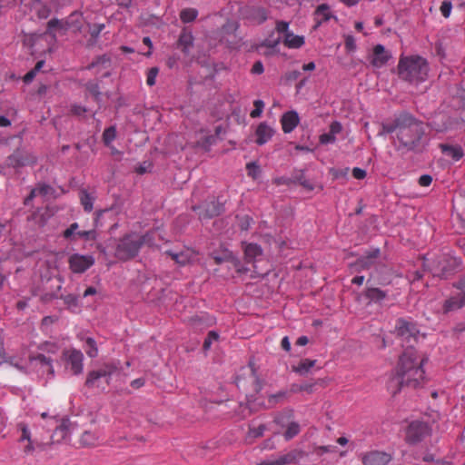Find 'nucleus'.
<instances>
[{
    "label": "nucleus",
    "mask_w": 465,
    "mask_h": 465,
    "mask_svg": "<svg viewBox=\"0 0 465 465\" xmlns=\"http://www.w3.org/2000/svg\"><path fill=\"white\" fill-rule=\"evenodd\" d=\"M432 182V177L429 174H423L419 178V184L423 187L430 186Z\"/></svg>",
    "instance_id": "nucleus-61"
},
{
    "label": "nucleus",
    "mask_w": 465,
    "mask_h": 465,
    "mask_svg": "<svg viewBox=\"0 0 465 465\" xmlns=\"http://www.w3.org/2000/svg\"><path fill=\"white\" fill-rule=\"evenodd\" d=\"M452 5L450 1H443L440 5V13L444 17H449L451 12Z\"/></svg>",
    "instance_id": "nucleus-54"
},
{
    "label": "nucleus",
    "mask_w": 465,
    "mask_h": 465,
    "mask_svg": "<svg viewBox=\"0 0 465 465\" xmlns=\"http://www.w3.org/2000/svg\"><path fill=\"white\" fill-rule=\"evenodd\" d=\"M35 361L41 365L42 368H45V371L51 375H54V368L52 365V360L44 354H39L35 357Z\"/></svg>",
    "instance_id": "nucleus-35"
},
{
    "label": "nucleus",
    "mask_w": 465,
    "mask_h": 465,
    "mask_svg": "<svg viewBox=\"0 0 465 465\" xmlns=\"http://www.w3.org/2000/svg\"><path fill=\"white\" fill-rule=\"evenodd\" d=\"M254 109L250 113L252 118H258L261 116L264 108V103L262 100H255L253 102Z\"/></svg>",
    "instance_id": "nucleus-45"
},
{
    "label": "nucleus",
    "mask_w": 465,
    "mask_h": 465,
    "mask_svg": "<svg viewBox=\"0 0 465 465\" xmlns=\"http://www.w3.org/2000/svg\"><path fill=\"white\" fill-rule=\"evenodd\" d=\"M68 264L74 273H83L94 264L92 255L74 253L69 257Z\"/></svg>",
    "instance_id": "nucleus-11"
},
{
    "label": "nucleus",
    "mask_w": 465,
    "mask_h": 465,
    "mask_svg": "<svg viewBox=\"0 0 465 465\" xmlns=\"http://www.w3.org/2000/svg\"><path fill=\"white\" fill-rule=\"evenodd\" d=\"M84 349L90 358L97 357L98 348L96 345V341L93 338L88 337L85 339Z\"/></svg>",
    "instance_id": "nucleus-32"
},
{
    "label": "nucleus",
    "mask_w": 465,
    "mask_h": 465,
    "mask_svg": "<svg viewBox=\"0 0 465 465\" xmlns=\"http://www.w3.org/2000/svg\"><path fill=\"white\" fill-rule=\"evenodd\" d=\"M61 361L66 371L73 375H79L84 370V354L74 348L65 349L62 352Z\"/></svg>",
    "instance_id": "nucleus-6"
},
{
    "label": "nucleus",
    "mask_w": 465,
    "mask_h": 465,
    "mask_svg": "<svg viewBox=\"0 0 465 465\" xmlns=\"http://www.w3.org/2000/svg\"><path fill=\"white\" fill-rule=\"evenodd\" d=\"M300 432V425L295 421H291L286 426V430L283 434L285 440H289L295 437Z\"/></svg>",
    "instance_id": "nucleus-40"
},
{
    "label": "nucleus",
    "mask_w": 465,
    "mask_h": 465,
    "mask_svg": "<svg viewBox=\"0 0 465 465\" xmlns=\"http://www.w3.org/2000/svg\"><path fill=\"white\" fill-rule=\"evenodd\" d=\"M386 296L387 293L379 288L369 287L365 291V297L372 302H381Z\"/></svg>",
    "instance_id": "nucleus-26"
},
{
    "label": "nucleus",
    "mask_w": 465,
    "mask_h": 465,
    "mask_svg": "<svg viewBox=\"0 0 465 465\" xmlns=\"http://www.w3.org/2000/svg\"><path fill=\"white\" fill-rule=\"evenodd\" d=\"M118 370V364L111 361L87 373L84 385L89 389L105 391L109 386L112 375Z\"/></svg>",
    "instance_id": "nucleus-5"
},
{
    "label": "nucleus",
    "mask_w": 465,
    "mask_h": 465,
    "mask_svg": "<svg viewBox=\"0 0 465 465\" xmlns=\"http://www.w3.org/2000/svg\"><path fill=\"white\" fill-rule=\"evenodd\" d=\"M35 162L34 156L23 151H16L8 157V163L14 167L25 166Z\"/></svg>",
    "instance_id": "nucleus-16"
},
{
    "label": "nucleus",
    "mask_w": 465,
    "mask_h": 465,
    "mask_svg": "<svg viewBox=\"0 0 465 465\" xmlns=\"http://www.w3.org/2000/svg\"><path fill=\"white\" fill-rule=\"evenodd\" d=\"M193 210L197 212L201 220H203L211 219L221 214L223 212V206L219 202L212 200L210 202H204L200 205L193 206Z\"/></svg>",
    "instance_id": "nucleus-10"
},
{
    "label": "nucleus",
    "mask_w": 465,
    "mask_h": 465,
    "mask_svg": "<svg viewBox=\"0 0 465 465\" xmlns=\"http://www.w3.org/2000/svg\"><path fill=\"white\" fill-rule=\"evenodd\" d=\"M53 193L54 189L50 185L45 183L38 184L35 188L31 190L30 194L25 199L24 203L28 205L36 195L47 196L53 194Z\"/></svg>",
    "instance_id": "nucleus-21"
},
{
    "label": "nucleus",
    "mask_w": 465,
    "mask_h": 465,
    "mask_svg": "<svg viewBox=\"0 0 465 465\" xmlns=\"http://www.w3.org/2000/svg\"><path fill=\"white\" fill-rule=\"evenodd\" d=\"M23 444V452L25 454V455H32L37 449H41L42 450V447H43V444L34 440H25Z\"/></svg>",
    "instance_id": "nucleus-37"
},
{
    "label": "nucleus",
    "mask_w": 465,
    "mask_h": 465,
    "mask_svg": "<svg viewBox=\"0 0 465 465\" xmlns=\"http://www.w3.org/2000/svg\"><path fill=\"white\" fill-rule=\"evenodd\" d=\"M345 47L349 51H352L356 48L355 39L351 35H348L345 38Z\"/></svg>",
    "instance_id": "nucleus-62"
},
{
    "label": "nucleus",
    "mask_w": 465,
    "mask_h": 465,
    "mask_svg": "<svg viewBox=\"0 0 465 465\" xmlns=\"http://www.w3.org/2000/svg\"><path fill=\"white\" fill-rule=\"evenodd\" d=\"M54 29L66 30L67 27L63 21L57 18H53L47 23V30L45 34L51 35L53 38H55V35L53 32Z\"/></svg>",
    "instance_id": "nucleus-29"
},
{
    "label": "nucleus",
    "mask_w": 465,
    "mask_h": 465,
    "mask_svg": "<svg viewBox=\"0 0 465 465\" xmlns=\"http://www.w3.org/2000/svg\"><path fill=\"white\" fill-rule=\"evenodd\" d=\"M67 427L64 424H60L55 428L54 434L53 435V438L58 436L59 439L54 440V441H59L60 440L64 439L67 436Z\"/></svg>",
    "instance_id": "nucleus-49"
},
{
    "label": "nucleus",
    "mask_w": 465,
    "mask_h": 465,
    "mask_svg": "<svg viewBox=\"0 0 465 465\" xmlns=\"http://www.w3.org/2000/svg\"><path fill=\"white\" fill-rule=\"evenodd\" d=\"M265 429L266 428L263 424H261L258 427H250L246 436V440L251 442L252 440L262 437Z\"/></svg>",
    "instance_id": "nucleus-41"
},
{
    "label": "nucleus",
    "mask_w": 465,
    "mask_h": 465,
    "mask_svg": "<svg viewBox=\"0 0 465 465\" xmlns=\"http://www.w3.org/2000/svg\"><path fill=\"white\" fill-rule=\"evenodd\" d=\"M98 441V437L92 431H84L80 438V442L83 446L92 447L95 446Z\"/></svg>",
    "instance_id": "nucleus-30"
},
{
    "label": "nucleus",
    "mask_w": 465,
    "mask_h": 465,
    "mask_svg": "<svg viewBox=\"0 0 465 465\" xmlns=\"http://www.w3.org/2000/svg\"><path fill=\"white\" fill-rule=\"evenodd\" d=\"M116 136V130L114 126L106 128L103 134V141L105 145H109Z\"/></svg>",
    "instance_id": "nucleus-43"
},
{
    "label": "nucleus",
    "mask_w": 465,
    "mask_h": 465,
    "mask_svg": "<svg viewBox=\"0 0 465 465\" xmlns=\"http://www.w3.org/2000/svg\"><path fill=\"white\" fill-rule=\"evenodd\" d=\"M315 364V361L304 359L302 360L297 366L293 368V371L300 373L304 374L309 371L311 368H312Z\"/></svg>",
    "instance_id": "nucleus-38"
},
{
    "label": "nucleus",
    "mask_w": 465,
    "mask_h": 465,
    "mask_svg": "<svg viewBox=\"0 0 465 465\" xmlns=\"http://www.w3.org/2000/svg\"><path fill=\"white\" fill-rule=\"evenodd\" d=\"M315 15L318 23L320 24L328 21L331 17L329 6L325 4L319 5L315 11Z\"/></svg>",
    "instance_id": "nucleus-31"
},
{
    "label": "nucleus",
    "mask_w": 465,
    "mask_h": 465,
    "mask_svg": "<svg viewBox=\"0 0 465 465\" xmlns=\"http://www.w3.org/2000/svg\"><path fill=\"white\" fill-rule=\"evenodd\" d=\"M363 465H386L391 460V455L379 450H371L361 454Z\"/></svg>",
    "instance_id": "nucleus-12"
},
{
    "label": "nucleus",
    "mask_w": 465,
    "mask_h": 465,
    "mask_svg": "<svg viewBox=\"0 0 465 465\" xmlns=\"http://www.w3.org/2000/svg\"><path fill=\"white\" fill-rule=\"evenodd\" d=\"M158 74V68L157 67H152L148 73L146 77V84L149 86H153L155 84V79Z\"/></svg>",
    "instance_id": "nucleus-51"
},
{
    "label": "nucleus",
    "mask_w": 465,
    "mask_h": 465,
    "mask_svg": "<svg viewBox=\"0 0 465 465\" xmlns=\"http://www.w3.org/2000/svg\"><path fill=\"white\" fill-rule=\"evenodd\" d=\"M366 171L361 169V168H359V167H354L352 169V176L355 178V179H358V180H361V179H364L366 177Z\"/></svg>",
    "instance_id": "nucleus-59"
},
{
    "label": "nucleus",
    "mask_w": 465,
    "mask_h": 465,
    "mask_svg": "<svg viewBox=\"0 0 465 465\" xmlns=\"http://www.w3.org/2000/svg\"><path fill=\"white\" fill-rule=\"evenodd\" d=\"M404 385H406L405 381H403V379L395 371V374L388 381L387 388L392 395H395Z\"/></svg>",
    "instance_id": "nucleus-25"
},
{
    "label": "nucleus",
    "mask_w": 465,
    "mask_h": 465,
    "mask_svg": "<svg viewBox=\"0 0 465 465\" xmlns=\"http://www.w3.org/2000/svg\"><path fill=\"white\" fill-rule=\"evenodd\" d=\"M153 232H147L143 236H139L135 233L127 234L119 240L114 255L121 261H127L139 252L140 248L143 244H153L152 234Z\"/></svg>",
    "instance_id": "nucleus-4"
},
{
    "label": "nucleus",
    "mask_w": 465,
    "mask_h": 465,
    "mask_svg": "<svg viewBox=\"0 0 465 465\" xmlns=\"http://www.w3.org/2000/svg\"><path fill=\"white\" fill-rule=\"evenodd\" d=\"M379 255L380 250L375 249L369 252L366 256L358 259L357 265L363 270L369 269L371 268V266H372V264L374 263L375 260L379 257Z\"/></svg>",
    "instance_id": "nucleus-24"
},
{
    "label": "nucleus",
    "mask_w": 465,
    "mask_h": 465,
    "mask_svg": "<svg viewBox=\"0 0 465 465\" xmlns=\"http://www.w3.org/2000/svg\"><path fill=\"white\" fill-rule=\"evenodd\" d=\"M51 14V8L47 5H43L37 10V16L40 19H46Z\"/></svg>",
    "instance_id": "nucleus-58"
},
{
    "label": "nucleus",
    "mask_w": 465,
    "mask_h": 465,
    "mask_svg": "<svg viewBox=\"0 0 465 465\" xmlns=\"http://www.w3.org/2000/svg\"><path fill=\"white\" fill-rule=\"evenodd\" d=\"M218 339H219L218 332L215 331H210L207 334V337L205 338V340L203 341V350L208 351L211 348L213 341H217Z\"/></svg>",
    "instance_id": "nucleus-44"
},
{
    "label": "nucleus",
    "mask_w": 465,
    "mask_h": 465,
    "mask_svg": "<svg viewBox=\"0 0 465 465\" xmlns=\"http://www.w3.org/2000/svg\"><path fill=\"white\" fill-rule=\"evenodd\" d=\"M246 169L248 175L252 177L253 179H256L260 174V168L254 162L247 163Z\"/></svg>",
    "instance_id": "nucleus-47"
},
{
    "label": "nucleus",
    "mask_w": 465,
    "mask_h": 465,
    "mask_svg": "<svg viewBox=\"0 0 465 465\" xmlns=\"http://www.w3.org/2000/svg\"><path fill=\"white\" fill-rule=\"evenodd\" d=\"M304 37L301 35H295L292 32H287L283 39V44L288 48L297 49L304 45Z\"/></svg>",
    "instance_id": "nucleus-23"
},
{
    "label": "nucleus",
    "mask_w": 465,
    "mask_h": 465,
    "mask_svg": "<svg viewBox=\"0 0 465 465\" xmlns=\"http://www.w3.org/2000/svg\"><path fill=\"white\" fill-rule=\"evenodd\" d=\"M274 134V130L266 123H261L255 131L256 143L262 145L270 141Z\"/></svg>",
    "instance_id": "nucleus-17"
},
{
    "label": "nucleus",
    "mask_w": 465,
    "mask_h": 465,
    "mask_svg": "<svg viewBox=\"0 0 465 465\" xmlns=\"http://www.w3.org/2000/svg\"><path fill=\"white\" fill-rule=\"evenodd\" d=\"M262 248L255 243H248L244 247V255L247 262H252L256 257L262 255Z\"/></svg>",
    "instance_id": "nucleus-27"
},
{
    "label": "nucleus",
    "mask_w": 465,
    "mask_h": 465,
    "mask_svg": "<svg viewBox=\"0 0 465 465\" xmlns=\"http://www.w3.org/2000/svg\"><path fill=\"white\" fill-rule=\"evenodd\" d=\"M166 253L175 262L181 265H185L191 262L195 258V252L187 249L185 251L180 252H173L172 251L166 252Z\"/></svg>",
    "instance_id": "nucleus-19"
},
{
    "label": "nucleus",
    "mask_w": 465,
    "mask_h": 465,
    "mask_svg": "<svg viewBox=\"0 0 465 465\" xmlns=\"http://www.w3.org/2000/svg\"><path fill=\"white\" fill-rule=\"evenodd\" d=\"M80 201L85 212L93 210L94 198L85 190L80 192Z\"/></svg>",
    "instance_id": "nucleus-36"
},
{
    "label": "nucleus",
    "mask_w": 465,
    "mask_h": 465,
    "mask_svg": "<svg viewBox=\"0 0 465 465\" xmlns=\"http://www.w3.org/2000/svg\"><path fill=\"white\" fill-rule=\"evenodd\" d=\"M76 237H79V238H83L86 241H92V240H94L95 237H96V232L94 230H88V231H85V230H78V232H76Z\"/></svg>",
    "instance_id": "nucleus-48"
},
{
    "label": "nucleus",
    "mask_w": 465,
    "mask_h": 465,
    "mask_svg": "<svg viewBox=\"0 0 465 465\" xmlns=\"http://www.w3.org/2000/svg\"><path fill=\"white\" fill-rule=\"evenodd\" d=\"M393 134L392 144L396 151L408 153L415 151L425 134L423 124L409 113H401L392 121L381 124L379 136Z\"/></svg>",
    "instance_id": "nucleus-1"
},
{
    "label": "nucleus",
    "mask_w": 465,
    "mask_h": 465,
    "mask_svg": "<svg viewBox=\"0 0 465 465\" xmlns=\"http://www.w3.org/2000/svg\"><path fill=\"white\" fill-rule=\"evenodd\" d=\"M86 89L88 92L94 96V98L97 100L100 95V88L97 83L89 82L86 84Z\"/></svg>",
    "instance_id": "nucleus-52"
},
{
    "label": "nucleus",
    "mask_w": 465,
    "mask_h": 465,
    "mask_svg": "<svg viewBox=\"0 0 465 465\" xmlns=\"http://www.w3.org/2000/svg\"><path fill=\"white\" fill-rule=\"evenodd\" d=\"M297 459L296 451H290L277 458L262 460L258 465H286L294 462Z\"/></svg>",
    "instance_id": "nucleus-18"
},
{
    "label": "nucleus",
    "mask_w": 465,
    "mask_h": 465,
    "mask_svg": "<svg viewBox=\"0 0 465 465\" xmlns=\"http://www.w3.org/2000/svg\"><path fill=\"white\" fill-rule=\"evenodd\" d=\"M254 18L258 20V23H263L267 19V12L264 8L259 7L254 11Z\"/></svg>",
    "instance_id": "nucleus-55"
},
{
    "label": "nucleus",
    "mask_w": 465,
    "mask_h": 465,
    "mask_svg": "<svg viewBox=\"0 0 465 465\" xmlns=\"http://www.w3.org/2000/svg\"><path fill=\"white\" fill-rule=\"evenodd\" d=\"M465 306V293H459L445 301L443 305L444 312L456 311Z\"/></svg>",
    "instance_id": "nucleus-20"
},
{
    "label": "nucleus",
    "mask_w": 465,
    "mask_h": 465,
    "mask_svg": "<svg viewBox=\"0 0 465 465\" xmlns=\"http://www.w3.org/2000/svg\"><path fill=\"white\" fill-rule=\"evenodd\" d=\"M251 71L254 74H262L263 71H264L262 63L261 61L255 62L253 64Z\"/></svg>",
    "instance_id": "nucleus-63"
},
{
    "label": "nucleus",
    "mask_w": 465,
    "mask_h": 465,
    "mask_svg": "<svg viewBox=\"0 0 465 465\" xmlns=\"http://www.w3.org/2000/svg\"><path fill=\"white\" fill-rule=\"evenodd\" d=\"M399 77L418 84L427 80L430 71L428 61L420 55H401L398 63Z\"/></svg>",
    "instance_id": "nucleus-3"
},
{
    "label": "nucleus",
    "mask_w": 465,
    "mask_h": 465,
    "mask_svg": "<svg viewBox=\"0 0 465 465\" xmlns=\"http://www.w3.org/2000/svg\"><path fill=\"white\" fill-rule=\"evenodd\" d=\"M425 361L413 348H407L400 356L395 371L403 379L406 386L416 388L425 380Z\"/></svg>",
    "instance_id": "nucleus-2"
},
{
    "label": "nucleus",
    "mask_w": 465,
    "mask_h": 465,
    "mask_svg": "<svg viewBox=\"0 0 465 465\" xmlns=\"http://www.w3.org/2000/svg\"><path fill=\"white\" fill-rule=\"evenodd\" d=\"M193 36L191 32H188L186 29H183L178 39V45L182 48V51L184 54L189 53V49L193 46Z\"/></svg>",
    "instance_id": "nucleus-22"
},
{
    "label": "nucleus",
    "mask_w": 465,
    "mask_h": 465,
    "mask_svg": "<svg viewBox=\"0 0 465 465\" xmlns=\"http://www.w3.org/2000/svg\"><path fill=\"white\" fill-rule=\"evenodd\" d=\"M86 112L85 107L78 104H73L71 106V113L74 115H82Z\"/></svg>",
    "instance_id": "nucleus-64"
},
{
    "label": "nucleus",
    "mask_w": 465,
    "mask_h": 465,
    "mask_svg": "<svg viewBox=\"0 0 465 465\" xmlns=\"http://www.w3.org/2000/svg\"><path fill=\"white\" fill-rule=\"evenodd\" d=\"M17 431L20 432V436L18 438L19 443H24L25 440H32L31 431L25 422H18L16 425Z\"/></svg>",
    "instance_id": "nucleus-33"
},
{
    "label": "nucleus",
    "mask_w": 465,
    "mask_h": 465,
    "mask_svg": "<svg viewBox=\"0 0 465 465\" xmlns=\"http://www.w3.org/2000/svg\"><path fill=\"white\" fill-rule=\"evenodd\" d=\"M288 28H289V24L287 22L278 21L276 23V30L278 33H283V34L287 35V32H290L288 30Z\"/></svg>",
    "instance_id": "nucleus-60"
},
{
    "label": "nucleus",
    "mask_w": 465,
    "mask_h": 465,
    "mask_svg": "<svg viewBox=\"0 0 465 465\" xmlns=\"http://www.w3.org/2000/svg\"><path fill=\"white\" fill-rule=\"evenodd\" d=\"M238 29V22L228 20L220 30L221 41L225 42L230 48H236L241 41L236 35Z\"/></svg>",
    "instance_id": "nucleus-9"
},
{
    "label": "nucleus",
    "mask_w": 465,
    "mask_h": 465,
    "mask_svg": "<svg viewBox=\"0 0 465 465\" xmlns=\"http://www.w3.org/2000/svg\"><path fill=\"white\" fill-rule=\"evenodd\" d=\"M216 135L204 134L197 141V145L208 150L213 144L216 143Z\"/></svg>",
    "instance_id": "nucleus-39"
},
{
    "label": "nucleus",
    "mask_w": 465,
    "mask_h": 465,
    "mask_svg": "<svg viewBox=\"0 0 465 465\" xmlns=\"http://www.w3.org/2000/svg\"><path fill=\"white\" fill-rule=\"evenodd\" d=\"M79 230V224L77 223H73L70 226L63 232V237L69 241L76 240V232Z\"/></svg>",
    "instance_id": "nucleus-42"
},
{
    "label": "nucleus",
    "mask_w": 465,
    "mask_h": 465,
    "mask_svg": "<svg viewBox=\"0 0 465 465\" xmlns=\"http://www.w3.org/2000/svg\"><path fill=\"white\" fill-rule=\"evenodd\" d=\"M60 298L64 300V302L68 307H76L78 305V298L74 294H67L64 296H60Z\"/></svg>",
    "instance_id": "nucleus-50"
},
{
    "label": "nucleus",
    "mask_w": 465,
    "mask_h": 465,
    "mask_svg": "<svg viewBox=\"0 0 465 465\" xmlns=\"http://www.w3.org/2000/svg\"><path fill=\"white\" fill-rule=\"evenodd\" d=\"M198 11L195 8H184L180 12V19L183 23H191L196 19Z\"/></svg>",
    "instance_id": "nucleus-34"
},
{
    "label": "nucleus",
    "mask_w": 465,
    "mask_h": 465,
    "mask_svg": "<svg viewBox=\"0 0 465 465\" xmlns=\"http://www.w3.org/2000/svg\"><path fill=\"white\" fill-rule=\"evenodd\" d=\"M342 131V125L340 122L334 121L330 125L329 132L336 137Z\"/></svg>",
    "instance_id": "nucleus-56"
},
{
    "label": "nucleus",
    "mask_w": 465,
    "mask_h": 465,
    "mask_svg": "<svg viewBox=\"0 0 465 465\" xmlns=\"http://www.w3.org/2000/svg\"><path fill=\"white\" fill-rule=\"evenodd\" d=\"M336 141V137L332 135L330 132L324 133L320 135L319 142L322 144H329V143H334Z\"/></svg>",
    "instance_id": "nucleus-53"
},
{
    "label": "nucleus",
    "mask_w": 465,
    "mask_h": 465,
    "mask_svg": "<svg viewBox=\"0 0 465 465\" xmlns=\"http://www.w3.org/2000/svg\"><path fill=\"white\" fill-rule=\"evenodd\" d=\"M391 54L385 50L382 45H377L373 47L371 64L376 68H381L390 60Z\"/></svg>",
    "instance_id": "nucleus-14"
},
{
    "label": "nucleus",
    "mask_w": 465,
    "mask_h": 465,
    "mask_svg": "<svg viewBox=\"0 0 465 465\" xmlns=\"http://www.w3.org/2000/svg\"><path fill=\"white\" fill-rule=\"evenodd\" d=\"M300 123V118L295 111H289L282 114L281 124L283 133L292 132Z\"/></svg>",
    "instance_id": "nucleus-15"
},
{
    "label": "nucleus",
    "mask_w": 465,
    "mask_h": 465,
    "mask_svg": "<svg viewBox=\"0 0 465 465\" xmlns=\"http://www.w3.org/2000/svg\"><path fill=\"white\" fill-rule=\"evenodd\" d=\"M105 25L104 24H94L92 25H89V34L91 37L94 40L98 38L101 32L104 29Z\"/></svg>",
    "instance_id": "nucleus-46"
},
{
    "label": "nucleus",
    "mask_w": 465,
    "mask_h": 465,
    "mask_svg": "<svg viewBox=\"0 0 465 465\" xmlns=\"http://www.w3.org/2000/svg\"><path fill=\"white\" fill-rule=\"evenodd\" d=\"M430 432L426 422L415 420L410 423L406 430V440L410 444H415L422 440Z\"/></svg>",
    "instance_id": "nucleus-8"
},
{
    "label": "nucleus",
    "mask_w": 465,
    "mask_h": 465,
    "mask_svg": "<svg viewBox=\"0 0 465 465\" xmlns=\"http://www.w3.org/2000/svg\"><path fill=\"white\" fill-rule=\"evenodd\" d=\"M459 265L460 262L456 258L444 256L438 262V270L435 273L441 278H447L459 267Z\"/></svg>",
    "instance_id": "nucleus-13"
},
{
    "label": "nucleus",
    "mask_w": 465,
    "mask_h": 465,
    "mask_svg": "<svg viewBox=\"0 0 465 465\" xmlns=\"http://www.w3.org/2000/svg\"><path fill=\"white\" fill-rule=\"evenodd\" d=\"M395 331L402 341H405L408 343V348L413 347L419 334V330L413 322L405 319H399L396 322Z\"/></svg>",
    "instance_id": "nucleus-7"
},
{
    "label": "nucleus",
    "mask_w": 465,
    "mask_h": 465,
    "mask_svg": "<svg viewBox=\"0 0 465 465\" xmlns=\"http://www.w3.org/2000/svg\"><path fill=\"white\" fill-rule=\"evenodd\" d=\"M440 148L444 154L451 157L455 161H459L463 156L462 149L460 146L441 144Z\"/></svg>",
    "instance_id": "nucleus-28"
},
{
    "label": "nucleus",
    "mask_w": 465,
    "mask_h": 465,
    "mask_svg": "<svg viewBox=\"0 0 465 465\" xmlns=\"http://www.w3.org/2000/svg\"><path fill=\"white\" fill-rule=\"evenodd\" d=\"M287 396V392L286 391H280L276 394H272L269 397V402L270 403H272V404H275L277 403L278 401L285 399Z\"/></svg>",
    "instance_id": "nucleus-57"
}]
</instances>
